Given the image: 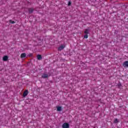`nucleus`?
I'll list each match as a JSON object with an SVG mask.
<instances>
[{
    "label": "nucleus",
    "instance_id": "nucleus-2",
    "mask_svg": "<svg viewBox=\"0 0 128 128\" xmlns=\"http://www.w3.org/2000/svg\"><path fill=\"white\" fill-rule=\"evenodd\" d=\"M66 48V46L64 45H61L58 48V50H62L64 48Z\"/></svg>",
    "mask_w": 128,
    "mask_h": 128
},
{
    "label": "nucleus",
    "instance_id": "nucleus-10",
    "mask_svg": "<svg viewBox=\"0 0 128 128\" xmlns=\"http://www.w3.org/2000/svg\"><path fill=\"white\" fill-rule=\"evenodd\" d=\"M57 112H62V107L61 106L57 107Z\"/></svg>",
    "mask_w": 128,
    "mask_h": 128
},
{
    "label": "nucleus",
    "instance_id": "nucleus-4",
    "mask_svg": "<svg viewBox=\"0 0 128 128\" xmlns=\"http://www.w3.org/2000/svg\"><path fill=\"white\" fill-rule=\"evenodd\" d=\"M42 78H48V74H44L42 75Z\"/></svg>",
    "mask_w": 128,
    "mask_h": 128
},
{
    "label": "nucleus",
    "instance_id": "nucleus-13",
    "mask_svg": "<svg viewBox=\"0 0 128 128\" xmlns=\"http://www.w3.org/2000/svg\"><path fill=\"white\" fill-rule=\"evenodd\" d=\"M9 22H10V24H14V21H12V20H10Z\"/></svg>",
    "mask_w": 128,
    "mask_h": 128
},
{
    "label": "nucleus",
    "instance_id": "nucleus-5",
    "mask_svg": "<svg viewBox=\"0 0 128 128\" xmlns=\"http://www.w3.org/2000/svg\"><path fill=\"white\" fill-rule=\"evenodd\" d=\"M28 94V90H26V91L24 92L23 94V96L25 98V96H26L27 94Z\"/></svg>",
    "mask_w": 128,
    "mask_h": 128
},
{
    "label": "nucleus",
    "instance_id": "nucleus-14",
    "mask_svg": "<svg viewBox=\"0 0 128 128\" xmlns=\"http://www.w3.org/2000/svg\"><path fill=\"white\" fill-rule=\"evenodd\" d=\"M114 122L115 124H118V119H116L114 121Z\"/></svg>",
    "mask_w": 128,
    "mask_h": 128
},
{
    "label": "nucleus",
    "instance_id": "nucleus-1",
    "mask_svg": "<svg viewBox=\"0 0 128 128\" xmlns=\"http://www.w3.org/2000/svg\"><path fill=\"white\" fill-rule=\"evenodd\" d=\"M62 128H70V124L66 122H65L63 124L62 126Z\"/></svg>",
    "mask_w": 128,
    "mask_h": 128
},
{
    "label": "nucleus",
    "instance_id": "nucleus-7",
    "mask_svg": "<svg viewBox=\"0 0 128 128\" xmlns=\"http://www.w3.org/2000/svg\"><path fill=\"white\" fill-rule=\"evenodd\" d=\"M29 14H32L34 12V9L32 8H30L28 9Z\"/></svg>",
    "mask_w": 128,
    "mask_h": 128
},
{
    "label": "nucleus",
    "instance_id": "nucleus-3",
    "mask_svg": "<svg viewBox=\"0 0 128 128\" xmlns=\"http://www.w3.org/2000/svg\"><path fill=\"white\" fill-rule=\"evenodd\" d=\"M123 66L124 68H128V61H126L124 62Z\"/></svg>",
    "mask_w": 128,
    "mask_h": 128
},
{
    "label": "nucleus",
    "instance_id": "nucleus-15",
    "mask_svg": "<svg viewBox=\"0 0 128 128\" xmlns=\"http://www.w3.org/2000/svg\"><path fill=\"white\" fill-rule=\"evenodd\" d=\"M71 4H72V3H70V2H69L68 4V6H70Z\"/></svg>",
    "mask_w": 128,
    "mask_h": 128
},
{
    "label": "nucleus",
    "instance_id": "nucleus-6",
    "mask_svg": "<svg viewBox=\"0 0 128 128\" xmlns=\"http://www.w3.org/2000/svg\"><path fill=\"white\" fill-rule=\"evenodd\" d=\"M8 60V57L7 56H5L3 57V60L4 62H6Z\"/></svg>",
    "mask_w": 128,
    "mask_h": 128
},
{
    "label": "nucleus",
    "instance_id": "nucleus-8",
    "mask_svg": "<svg viewBox=\"0 0 128 128\" xmlns=\"http://www.w3.org/2000/svg\"><path fill=\"white\" fill-rule=\"evenodd\" d=\"M26 53L22 54L20 55V58H26Z\"/></svg>",
    "mask_w": 128,
    "mask_h": 128
},
{
    "label": "nucleus",
    "instance_id": "nucleus-12",
    "mask_svg": "<svg viewBox=\"0 0 128 128\" xmlns=\"http://www.w3.org/2000/svg\"><path fill=\"white\" fill-rule=\"evenodd\" d=\"M88 38V34H86L84 36V38Z\"/></svg>",
    "mask_w": 128,
    "mask_h": 128
},
{
    "label": "nucleus",
    "instance_id": "nucleus-9",
    "mask_svg": "<svg viewBox=\"0 0 128 128\" xmlns=\"http://www.w3.org/2000/svg\"><path fill=\"white\" fill-rule=\"evenodd\" d=\"M37 58L38 60H42V55H38L37 56Z\"/></svg>",
    "mask_w": 128,
    "mask_h": 128
},
{
    "label": "nucleus",
    "instance_id": "nucleus-11",
    "mask_svg": "<svg viewBox=\"0 0 128 128\" xmlns=\"http://www.w3.org/2000/svg\"><path fill=\"white\" fill-rule=\"evenodd\" d=\"M88 29H86L85 30L84 32V33L86 34H88Z\"/></svg>",
    "mask_w": 128,
    "mask_h": 128
}]
</instances>
